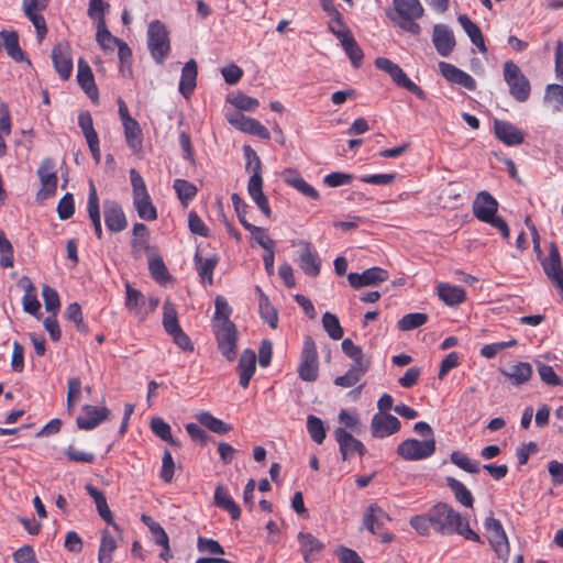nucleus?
Instances as JSON below:
<instances>
[{
    "label": "nucleus",
    "mask_w": 563,
    "mask_h": 563,
    "mask_svg": "<svg viewBox=\"0 0 563 563\" xmlns=\"http://www.w3.org/2000/svg\"><path fill=\"white\" fill-rule=\"evenodd\" d=\"M433 530L442 536L460 534L466 540L482 542L481 537L470 528L468 520L445 503H438L430 508Z\"/></svg>",
    "instance_id": "1"
},
{
    "label": "nucleus",
    "mask_w": 563,
    "mask_h": 563,
    "mask_svg": "<svg viewBox=\"0 0 563 563\" xmlns=\"http://www.w3.org/2000/svg\"><path fill=\"white\" fill-rule=\"evenodd\" d=\"M125 306L136 316L141 314L142 308L144 306L143 294L140 290L133 288L129 283L125 284Z\"/></svg>",
    "instance_id": "49"
},
{
    "label": "nucleus",
    "mask_w": 563,
    "mask_h": 563,
    "mask_svg": "<svg viewBox=\"0 0 563 563\" xmlns=\"http://www.w3.org/2000/svg\"><path fill=\"white\" fill-rule=\"evenodd\" d=\"M332 34L341 42V45L349 56L352 65L358 68L362 65L364 53L361 46L357 44L350 30H335L334 26L330 25Z\"/></svg>",
    "instance_id": "15"
},
{
    "label": "nucleus",
    "mask_w": 563,
    "mask_h": 563,
    "mask_svg": "<svg viewBox=\"0 0 563 563\" xmlns=\"http://www.w3.org/2000/svg\"><path fill=\"white\" fill-rule=\"evenodd\" d=\"M0 266L3 268H10L14 264L13 260V246L11 242L7 239L3 231H0Z\"/></svg>",
    "instance_id": "60"
},
{
    "label": "nucleus",
    "mask_w": 563,
    "mask_h": 563,
    "mask_svg": "<svg viewBox=\"0 0 563 563\" xmlns=\"http://www.w3.org/2000/svg\"><path fill=\"white\" fill-rule=\"evenodd\" d=\"M200 424L217 434H225L232 430V427L224 421L213 417L208 411H202L196 416Z\"/></svg>",
    "instance_id": "43"
},
{
    "label": "nucleus",
    "mask_w": 563,
    "mask_h": 563,
    "mask_svg": "<svg viewBox=\"0 0 563 563\" xmlns=\"http://www.w3.org/2000/svg\"><path fill=\"white\" fill-rule=\"evenodd\" d=\"M256 369V354L251 349H245L239 360L236 371L239 374V384L243 388H247L250 380Z\"/></svg>",
    "instance_id": "26"
},
{
    "label": "nucleus",
    "mask_w": 563,
    "mask_h": 563,
    "mask_svg": "<svg viewBox=\"0 0 563 563\" xmlns=\"http://www.w3.org/2000/svg\"><path fill=\"white\" fill-rule=\"evenodd\" d=\"M298 542L306 563L318 560L324 549V544L310 532H299Z\"/></svg>",
    "instance_id": "25"
},
{
    "label": "nucleus",
    "mask_w": 563,
    "mask_h": 563,
    "mask_svg": "<svg viewBox=\"0 0 563 563\" xmlns=\"http://www.w3.org/2000/svg\"><path fill=\"white\" fill-rule=\"evenodd\" d=\"M409 523L420 536H429L430 530L433 529L430 510L426 515L411 517Z\"/></svg>",
    "instance_id": "61"
},
{
    "label": "nucleus",
    "mask_w": 563,
    "mask_h": 563,
    "mask_svg": "<svg viewBox=\"0 0 563 563\" xmlns=\"http://www.w3.org/2000/svg\"><path fill=\"white\" fill-rule=\"evenodd\" d=\"M173 188L184 207H187L198 192V188L192 183L180 178L174 180Z\"/></svg>",
    "instance_id": "44"
},
{
    "label": "nucleus",
    "mask_w": 563,
    "mask_h": 563,
    "mask_svg": "<svg viewBox=\"0 0 563 563\" xmlns=\"http://www.w3.org/2000/svg\"><path fill=\"white\" fill-rule=\"evenodd\" d=\"M84 415L77 418V426L81 430H92L104 421L110 411L106 407H96L91 405H85L82 407Z\"/></svg>",
    "instance_id": "23"
},
{
    "label": "nucleus",
    "mask_w": 563,
    "mask_h": 563,
    "mask_svg": "<svg viewBox=\"0 0 563 563\" xmlns=\"http://www.w3.org/2000/svg\"><path fill=\"white\" fill-rule=\"evenodd\" d=\"M89 196L87 202V211L89 219L93 225L95 233L99 240L102 239V225H101V216H100V207H99V198L97 195L96 187L92 181H90L89 186Z\"/></svg>",
    "instance_id": "30"
},
{
    "label": "nucleus",
    "mask_w": 563,
    "mask_h": 563,
    "mask_svg": "<svg viewBox=\"0 0 563 563\" xmlns=\"http://www.w3.org/2000/svg\"><path fill=\"white\" fill-rule=\"evenodd\" d=\"M246 230L265 251L274 250L275 242L266 234L265 229L252 224L246 225Z\"/></svg>",
    "instance_id": "62"
},
{
    "label": "nucleus",
    "mask_w": 563,
    "mask_h": 563,
    "mask_svg": "<svg viewBox=\"0 0 563 563\" xmlns=\"http://www.w3.org/2000/svg\"><path fill=\"white\" fill-rule=\"evenodd\" d=\"M96 41L103 49H113L120 38L113 36L107 29L106 20L100 19L97 23Z\"/></svg>",
    "instance_id": "53"
},
{
    "label": "nucleus",
    "mask_w": 563,
    "mask_h": 563,
    "mask_svg": "<svg viewBox=\"0 0 563 563\" xmlns=\"http://www.w3.org/2000/svg\"><path fill=\"white\" fill-rule=\"evenodd\" d=\"M214 306L216 311L213 317V325H225V323H233L230 320L232 308L224 297L218 296L214 300Z\"/></svg>",
    "instance_id": "52"
},
{
    "label": "nucleus",
    "mask_w": 563,
    "mask_h": 563,
    "mask_svg": "<svg viewBox=\"0 0 563 563\" xmlns=\"http://www.w3.org/2000/svg\"><path fill=\"white\" fill-rule=\"evenodd\" d=\"M163 325L168 334L181 329L178 323L176 307L169 300H166L163 306Z\"/></svg>",
    "instance_id": "51"
},
{
    "label": "nucleus",
    "mask_w": 563,
    "mask_h": 563,
    "mask_svg": "<svg viewBox=\"0 0 563 563\" xmlns=\"http://www.w3.org/2000/svg\"><path fill=\"white\" fill-rule=\"evenodd\" d=\"M52 60L60 79H68L73 73L74 64L71 48L67 42H60L53 47Z\"/></svg>",
    "instance_id": "11"
},
{
    "label": "nucleus",
    "mask_w": 563,
    "mask_h": 563,
    "mask_svg": "<svg viewBox=\"0 0 563 563\" xmlns=\"http://www.w3.org/2000/svg\"><path fill=\"white\" fill-rule=\"evenodd\" d=\"M449 488L454 494L455 499L463 506L472 508L474 498L471 490L460 481L454 477L448 476L445 478Z\"/></svg>",
    "instance_id": "38"
},
{
    "label": "nucleus",
    "mask_w": 563,
    "mask_h": 563,
    "mask_svg": "<svg viewBox=\"0 0 563 563\" xmlns=\"http://www.w3.org/2000/svg\"><path fill=\"white\" fill-rule=\"evenodd\" d=\"M256 291L260 294L258 309L261 318L266 321L272 329H275L278 322L277 310L273 307L268 297L260 287H256Z\"/></svg>",
    "instance_id": "42"
},
{
    "label": "nucleus",
    "mask_w": 563,
    "mask_h": 563,
    "mask_svg": "<svg viewBox=\"0 0 563 563\" xmlns=\"http://www.w3.org/2000/svg\"><path fill=\"white\" fill-rule=\"evenodd\" d=\"M151 429L163 441L168 442L170 445H179V443L176 442L172 435L170 426L167 422H165L162 418H153L151 421Z\"/></svg>",
    "instance_id": "56"
},
{
    "label": "nucleus",
    "mask_w": 563,
    "mask_h": 563,
    "mask_svg": "<svg viewBox=\"0 0 563 563\" xmlns=\"http://www.w3.org/2000/svg\"><path fill=\"white\" fill-rule=\"evenodd\" d=\"M389 520L388 514L376 504L369 505L363 515V525L373 534L378 533Z\"/></svg>",
    "instance_id": "27"
},
{
    "label": "nucleus",
    "mask_w": 563,
    "mask_h": 563,
    "mask_svg": "<svg viewBox=\"0 0 563 563\" xmlns=\"http://www.w3.org/2000/svg\"><path fill=\"white\" fill-rule=\"evenodd\" d=\"M244 157L246 159L245 169L251 173L247 183V192L258 209L269 218L272 210L265 194L263 192L262 162L257 153L250 146H243Z\"/></svg>",
    "instance_id": "2"
},
{
    "label": "nucleus",
    "mask_w": 563,
    "mask_h": 563,
    "mask_svg": "<svg viewBox=\"0 0 563 563\" xmlns=\"http://www.w3.org/2000/svg\"><path fill=\"white\" fill-rule=\"evenodd\" d=\"M322 325L331 339L341 340L343 338V329L335 314L325 312L322 316Z\"/></svg>",
    "instance_id": "57"
},
{
    "label": "nucleus",
    "mask_w": 563,
    "mask_h": 563,
    "mask_svg": "<svg viewBox=\"0 0 563 563\" xmlns=\"http://www.w3.org/2000/svg\"><path fill=\"white\" fill-rule=\"evenodd\" d=\"M37 175L41 180V188L36 194V199L43 201L56 192L58 178L54 159L51 157L44 158L37 169Z\"/></svg>",
    "instance_id": "9"
},
{
    "label": "nucleus",
    "mask_w": 563,
    "mask_h": 563,
    "mask_svg": "<svg viewBox=\"0 0 563 563\" xmlns=\"http://www.w3.org/2000/svg\"><path fill=\"white\" fill-rule=\"evenodd\" d=\"M484 526L488 532V540L494 551L499 555L503 553L508 554L509 542L501 522L498 519L488 517L485 519Z\"/></svg>",
    "instance_id": "17"
},
{
    "label": "nucleus",
    "mask_w": 563,
    "mask_h": 563,
    "mask_svg": "<svg viewBox=\"0 0 563 563\" xmlns=\"http://www.w3.org/2000/svg\"><path fill=\"white\" fill-rule=\"evenodd\" d=\"M494 132L496 137L508 146L520 145L525 141L523 132L508 121L495 120Z\"/></svg>",
    "instance_id": "20"
},
{
    "label": "nucleus",
    "mask_w": 563,
    "mask_h": 563,
    "mask_svg": "<svg viewBox=\"0 0 563 563\" xmlns=\"http://www.w3.org/2000/svg\"><path fill=\"white\" fill-rule=\"evenodd\" d=\"M450 460L453 464L467 473L476 474L481 471L479 462L471 460L467 455L459 451L452 452Z\"/></svg>",
    "instance_id": "55"
},
{
    "label": "nucleus",
    "mask_w": 563,
    "mask_h": 563,
    "mask_svg": "<svg viewBox=\"0 0 563 563\" xmlns=\"http://www.w3.org/2000/svg\"><path fill=\"white\" fill-rule=\"evenodd\" d=\"M334 438L339 444L343 461L350 460L354 454L363 456L366 452L365 445L354 438L345 428H336Z\"/></svg>",
    "instance_id": "13"
},
{
    "label": "nucleus",
    "mask_w": 563,
    "mask_h": 563,
    "mask_svg": "<svg viewBox=\"0 0 563 563\" xmlns=\"http://www.w3.org/2000/svg\"><path fill=\"white\" fill-rule=\"evenodd\" d=\"M24 14L30 19L36 29V34L40 41L44 38L47 33V26L45 19L42 14L36 11H42L46 9V7H41L40 3H22Z\"/></svg>",
    "instance_id": "34"
},
{
    "label": "nucleus",
    "mask_w": 563,
    "mask_h": 563,
    "mask_svg": "<svg viewBox=\"0 0 563 563\" xmlns=\"http://www.w3.org/2000/svg\"><path fill=\"white\" fill-rule=\"evenodd\" d=\"M103 214L106 225L111 232H121L126 228L125 214L115 200L107 199L103 201Z\"/></svg>",
    "instance_id": "18"
},
{
    "label": "nucleus",
    "mask_w": 563,
    "mask_h": 563,
    "mask_svg": "<svg viewBox=\"0 0 563 563\" xmlns=\"http://www.w3.org/2000/svg\"><path fill=\"white\" fill-rule=\"evenodd\" d=\"M147 47L153 59L159 65L164 64L170 52V41L165 24L159 20L148 24Z\"/></svg>",
    "instance_id": "4"
},
{
    "label": "nucleus",
    "mask_w": 563,
    "mask_h": 563,
    "mask_svg": "<svg viewBox=\"0 0 563 563\" xmlns=\"http://www.w3.org/2000/svg\"><path fill=\"white\" fill-rule=\"evenodd\" d=\"M500 372L516 386L527 383L532 376V367L528 362H519L511 365L508 369H501Z\"/></svg>",
    "instance_id": "33"
},
{
    "label": "nucleus",
    "mask_w": 563,
    "mask_h": 563,
    "mask_svg": "<svg viewBox=\"0 0 563 563\" xmlns=\"http://www.w3.org/2000/svg\"><path fill=\"white\" fill-rule=\"evenodd\" d=\"M393 81L401 87L413 93L416 97H418L421 100L426 99L424 91L416 85L411 79L408 78L406 73L400 68V66L397 64L394 69L388 74Z\"/></svg>",
    "instance_id": "37"
},
{
    "label": "nucleus",
    "mask_w": 563,
    "mask_h": 563,
    "mask_svg": "<svg viewBox=\"0 0 563 563\" xmlns=\"http://www.w3.org/2000/svg\"><path fill=\"white\" fill-rule=\"evenodd\" d=\"M197 75L198 68L196 62L194 59L188 60L181 69L179 81V92L185 98H188L194 92L196 88Z\"/></svg>",
    "instance_id": "31"
},
{
    "label": "nucleus",
    "mask_w": 563,
    "mask_h": 563,
    "mask_svg": "<svg viewBox=\"0 0 563 563\" xmlns=\"http://www.w3.org/2000/svg\"><path fill=\"white\" fill-rule=\"evenodd\" d=\"M227 118L231 125L242 132L255 135L263 140H269L271 137L269 131L254 118L245 117L240 112L229 114Z\"/></svg>",
    "instance_id": "14"
},
{
    "label": "nucleus",
    "mask_w": 563,
    "mask_h": 563,
    "mask_svg": "<svg viewBox=\"0 0 563 563\" xmlns=\"http://www.w3.org/2000/svg\"><path fill=\"white\" fill-rule=\"evenodd\" d=\"M401 428L399 419L387 412H377L371 421V433L374 438L384 439L397 433Z\"/></svg>",
    "instance_id": "12"
},
{
    "label": "nucleus",
    "mask_w": 563,
    "mask_h": 563,
    "mask_svg": "<svg viewBox=\"0 0 563 563\" xmlns=\"http://www.w3.org/2000/svg\"><path fill=\"white\" fill-rule=\"evenodd\" d=\"M341 346L343 353L354 362L351 367L358 368L361 366L365 371L369 369L371 361L364 356L361 346L355 345L351 339H344Z\"/></svg>",
    "instance_id": "36"
},
{
    "label": "nucleus",
    "mask_w": 563,
    "mask_h": 563,
    "mask_svg": "<svg viewBox=\"0 0 563 563\" xmlns=\"http://www.w3.org/2000/svg\"><path fill=\"white\" fill-rule=\"evenodd\" d=\"M22 283H26L24 296L22 299L23 309L30 314H36L41 307V303L36 297V289L27 277H22L20 284Z\"/></svg>",
    "instance_id": "46"
},
{
    "label": "nucleus",
    "mask_w": 563,
    "mask_h": 563,
    "mask_svg": "<svg viewBox=\"0 0 563 563\" xmlns=\"http://www.w3.org/2000/svg\"><path fill=\"white\" fill-rule=\"evenodd\" d=\"M367 371L358 366V368L350 367L349 371L334 379V384L340 387H353L366 374Z\"/></svg>",
    "instance_id": "58"
},
{
    "label": "nucleus",
    "mask_w": 563,
    "mask_h": 563,
    "mask_svg": "<svg viewBox=\"0 0 563 563\" xmlns=\"http://www.w3.org/2000/svg\"><path fill=\"white\" fill-rule=\"evenodd\" d=\"M457 21L470 37L471 42L479 49V52L486 53L487 47L478 25L475 24L466 14L459 15Z\"/></svg>",
    "instance_id": "35"
},
{
    "label": "nucleus",
    "mask_w": 563,
    "mask_h": 563,
    "mask_svg": "<svg viewBox=\"0 0 563 563\" xmlns=\"http://www.w3.org/2000/svg\"><path fill=\"white\" fill-rule=\"evenodd\" d=\"M294 245L301 247L297 263L300 269L310 277H317L321 271V258L309 241L300 240Z\"/></svg>",
    "instance_id": "10"
},
{
    "label": "nucleus",
    "mask_w": 563,
    "mask_h": 563,
    "mask_svg": "<svg viewBox=\"0 0 563 563\" xmlns=\"http://www.w3.org/2000/svg\"><path fill=\"white\" fill-rule=\"evenodd\" d=\"M307 430L311 437V439L317 442L318 444H321L325 439V429L323 421L313 416L310 415L307 418Z\"/></svg>",
    "instance_id": "59"
},
{
    "label": "nucleus",
    "mask_w": 563,
    "mask_h": 563,
    "mask_svg": "<svg viewBox=\"0 0 563 563\" xmlns=\"http://www.w3.org/2000/svg\"><path fill=\"white\" fill-rule=\"evenodd\" d=\"M429 317L423 312H412L405 314L397 323L400 331H410L427 323Z\"/></svg>",
    "instance_id": "54"
},
{
    "label": "nucleus",
    "mask_w": 563,
    "mask_h": 563,
    "mask_svg": "<svg viewBox=\"0 0 563 563\" xmlns=\"http://www.w3.org/2000/svg\"><path fill=\"white\" fill-rule=\"evenodd\" d=\"M133 206L141 219L146 221H154L157 219V211L155 206L152 203L150 194L133 197Z\"/></svg>",
    "instance_id": "40"
},
{
    "label": "nucleus",
    "mask_w": 563,
    "mask_h": 563,
    "mask_svg": "<svg viewBox=\"0 0 563 563\" xmlns=\"http://www.w3.org/2000/svg\"><path fill=\"white\" fill-rule=\"evenodd\" d=\"M88 495L93 499L99 516L108 523L112 525L113 528L118 529V525L113 521L112 512L108 506L106 495L102 490L96 488L91 484H87L85 487Z\"/></svg>",
    "instance_id": "29"
},
{
    "label": "nucleus",
    "mask_w": 563,
    "mask_h": 563,
    "mask_svg": "<svg viewBox=\"0 0 563 563\" xmlns=\"http://www.w3.org/2000/svg\"><path fill=\"white\" fill-rule=\"evenodd\" d=\"M77 81L90 99L98 98V88L95 84L92 70L88 63L82 58H79L78 60Z\"/></svg>",
    "instance_id": "28"
},
{
    "label": "nucleus",
    "mask_w": 563,
    "mask_h": 563,
    "mask_svg": "<svg viewBox=\"0 0 563 563\" xmlns=\"http://www.w3.org/2000/svg\"><path fill=\"white\" fill-rule=\"evenodd\" d=\"M439 68L441 71V75L450 82L462 86L463 88L467 90H475L476 89V81L475 79L464 70L457 68L453 64L446 63V62H440Z\"/></svg>",
    "instance_id": "21"
},
{
    "label": "nucleus",
    "mask_w": 563,
    "mask_h": 563,
    "mask_svg": "<svg viewBox=\"0 0 563 563\" xmlns=\"http://www.w3.org/2000/svg\"><path fill=\"white\" fill-rule=\"evenodd\" d=\"M148 269L151 276L158 283H166L170 279L168 269L157 252L148 257Z\"/></svg>",
    "instance_id": "48"
},
{
    "label": "nucleus",
    "mask_w": 563,
    "mask_h": 563,
    "mask_svg": "<svg viewBox=\"0 0 563 563\" xmlns=\"http://www.w3.org/2000/svg\"><path fill=\"white\" fill-rule=\"evenodd\" d=\"M124 129V136L128 146L133 151L137 152L142 147V130L136 120L129 121L125 124H122Z\"/></svg>",
    "instance_id": "45"
},
{
    "label": "nucleus",
    "mask_w": 563,
    "mask_h": 563,
    "mask_svg": "<svg viewBox=\"0 0 563 563\" xmlns=\"http://www.w3.org/2000/svg\"><path fill=\"white\" fill-rule=\"evenodd\" d=\"M544 102L554 111L563 112V85L550 84L545 88Z\"/></svg>",
    "instance_id": "50"
},
{
    "label": "nucleus",
    "mask_w": 563,
    "mask_h": 563,
    "mask_svg": "<svg viewBox=\"0 0 563 563\" xmlns=\"http://www.w3.org/2000/svg\"><path fill=\"white\" fill-rule=\"evenodd\" d=\"M394 11L389 19L402 31L412 35H419L421 26L417 20L422 18L424 9L419 0H393Z\"/></svg>",
    "instance_id": "3"
},
{
    "label": "nucleus",
    "mask_w": 563,
    "mask_h": 563,
    "mask_svg": "<svg viewBox=\"0 0 563 563\" xmlns=\"http://www.w3.org/2000/svg\"><path fill=\"white\" fill-rule=\"evenodd\" d=\"M298 376L305 382H316L319 375V356L316 343L311 336H306L300 353Z\"/></svg>",
    "instance_id": "6"
},
{
    "label": "nucleus",
    "mask_w": 563,
    "mask_h": 563,
    "mask_svg": "<svg viewBox=\"0 0 563 563\" xmlns=\"http://www.w3.org/2000/svg\"><path fill=\"white\" fill-rule=\"evenodd\" d=\"M218 349L221 355L229 362L236 357L239 332L234 323L213 325Z\"/></svg>",
    "instance_id": "8"
},
{
    "label": "nucleus",
    "mask_w": 563,
    "mask_h": 563,
    "mask_svg": "<svg viewBox=\"0 0 563 563\" xmlns=\"http://www.w3.org/2000/svg\"><path fill=\"white\" fill-rule=\"evenodd\" d=\"M117 549V542L108 530H103L98 553V563H110Z\"/></svg>",
    "instance_id": "47"
},
{
    "label": "nucleus",
    "mask_w": 563,
    "mask_h": 563,
    "mask_svg": "<svg viewBox=\"0 0 563 563\" xmlns=\"http://www.w3.org/2000/svg\"><path fill=\"white\" fill-rule=\"evenodd\" d=\"M397 454L405 461L426 460L435 452V439H426L423 441L417 439H407L397 446Z\"/></svg>",
    "instance_id": "7"
},
{
    "label": "nucleus",
    "mask_w": 563,
    "mask_h": 563,
    "mask_svg": "<svg viewBox=\"0 0 563 563\" xmlns=\"http://www.w3.org/2000/svg\"><path fill=\"white\" fill-rule=\"evenodd\" d=\"M438 296L448 306H457L464 302L466 292L463 288L448 283L438 284Z\"/></svg>",
    "instance_id": "32"
},
{
    "label": "nucleus",
    "mask_w": 563,
    "mask_h": 563,
    "mask_svg": "<svg viewBox=\"0 0 563 563\" xmlns=\"http://www.w3.org/2000/svg\"><path fill=\"white\" fill-rule=\"evenodd\" d=\"M472 209L474 216L482 222H485L489 221L497 213L498 202L488 191H481L474 199Z\"/></svg>",
    "instance_id": "22"
},
{
    "label": "nucleus",
    "mask_w": 563,
    "mask_h": 563,
    "mask_svg": "<svg viewBox=\"0 0 563 563\" xmlns=\"http://www.w3.org/2000/svg\"><path fill=\"white\" fill-rule=\"evenodd\" d=\"M195 264L199 277L203 283L212 285L213 283V271L218 264V257L212 256L209 258L201 257L198 253L195 255Z\"/></svg>",
    "instance_id": "41"
},
{
    "label": "nucleus",
    "mask_w": 563,
    "mask_h": 563,
    "mask_svg": "<svg viewBox=\"0 0 563 563\" xmlns=\"http://www.w3.org/2000/svg\"><path fill=\"white\" fill-rule=\"evenodd\" d=\"M432 43L439 55L443 57L449 56L456 45L452 30L445 24L433 26Z\"/></svg>",
    "instance_id": "19"
},
{
    "label": "nucleus",
    "mask_w": 563,
    "mask_h": 563,
    "mask_svg": "<svg viewBox=\"0 0 563 563\" xmlns=\"http://www.w3.org/2000/svg\"><path fill=\"white\" fill-rule=\"evenodd\" d=\"M0 41L8 55L15 62L24 59V53L19 45V36L15 32H0Z\"/></svg>",
    "instance_id": "39"
},
{
    "label": "nucleus",
    "mask_w": 563,
    "mask_h": 563,
    "mask_svg": "<svg viewBox=\"0 0 563 563\" xmlns=\"http://www.w3.org/2000/svg\"><path fill=\"white\" fill-rule=\"evenodd\" d=\"M283 180L288 186L295 188L297 191H299L301 195L318 200L320 198V195L318 190L312 187L310 184H308L300 175V173L297 169L294 168H286L282 173Z\"/></svg>",
    "instance_id": "24"
},
{
    "label": "nucleus",
    "mask_w": 563,
    "mask_h": 563,
    "mask_svg": "<svg viewBox=\"0 0 563 563\" xmlns=\"http://www.w3.org/2000/svg\"><path fill=\"white\" fill-rule=\"evenodd\" d=\"M42 296L45 303V309L48 312H53L54 314H56L60 306L59 296L57 291L54 288L45 285L42 288Z\"/></svg>",
    "instance_id": "64"
},
{
    "label": "nucleus",
    "mask_w": 563,
    "mask_h": 563,
    "mask_svg": "<svg viewBox=\"0 0 563 563\" xmlns=\"http://www.w3.org/2000/svg\"><path fill=\"white\" fill-rule=\"evenodd\" d=\"M389 277V274L386 269L382 267H371L365 269L362 274L350 273L347 275V280L351 287L358 289L365 286H377L383 282H386Z\"/></svg>",
    "instance_id": "16"
},
{
    "label": "nucleus",
    "mask_w": 563,
    "mask_h": 563,
    "mask_svg": "<svg viewBox=\"0 0 563 563\" xmlns=\"http://www.w3.org/2000/svg\"><path fill=\"white\" fill-rule=\"evenodd\" d=\"M537 369L542 382L550 386H561L563 380L555 374L552 366L538 362Z\"/></svg>",
    "instance_id": "63"
},
{
    "label": "nucleus",
    "mask_w": 563,
    "mask_h": 563,
    "mask_svg": "<svg viewBox=\"0 0 563 563\" xmlns=\"http://www.w3.org/2000/svg\"><path fill=\"white\" fill-rule=\"evenodd\" d=\"M504 79L509 86L510 96L518 102H525L530 97V82L517 64L508 60L504 64Z\"/></svg>",
    "instance_id": "5"
}]
</instances>
